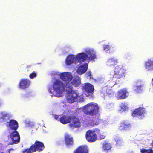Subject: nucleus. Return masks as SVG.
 Returning <instances> with one entry per match:
<instances>
[{
  "mask_svg": "<svg viewBox=\"0 0 153 153\" xmlns=\"http://www.w3.org/2000/svg\"><path fill=\"white\" fill-rule=\"evenodd\" d=\"M81 79L79 77H76L73 79L71 82H68L65 85L66 90L68 92L67 97L68 102L73 103L77 100L79 95L78 94L73 90V86L78 87L81 84Z\"/></svg>",
  "mask_w": 153,
  "mask_h": 153,
  "instance_id": "nucleus-1",
  "label": "nucleus"
},
{
  "mask_svg": "<svg viewBox=\"0 0 153 153\" xmlns=\"http://www.w3.org/2000/svg\"><path fill=\"white\" fill-rule=\"evenodd\" d=\"M89 149L86 146L82 145L74 150L73 153H88Z\"/></svg>",
  "mask_w": 153,
  "mask_h": 153,
  "instance_id": "nucleus-16",
  "label": "nucleus"
},
{
  "mask_svg": "<svg viewBox=\"0 0 153 153\" xmlns=\"http://www.w3.org/2000/svg\"><path fill=\"white\" fill-rule=\"evenodd\" d=\"M132 128V124L127 120H124L121 122L118 127V129L121 131H130Z\"/></svg>",
  "mask_w": 153,
  "mask_h": 153,
  "instance_id": "nucleus-6",
  "label": "nucleus"
},
{
  "mask_svg": "<svg viewBox=\"0 0 153 153\" xmlns=\"http://www.w3.org/2000/svg\"><path fill=\"white\" fill-rule=\"evenodd\" d=\"M111 47L109 45H105L103 47V50L106 51H108L110 49Z\"/></svg>",
  "mask_w": 153,
  "mask_h": 153,
  "instance_id": "nucleus-32",
  "label": "nucleus"
},
{
  "mask_svg": "<svg viewBox=\"0 0 153 153\" xmlns=\"http://www.w3.org/2000/svg\"><path fill=\"white\" fill-rule=\"evenodd\" d=\"M69 126L72 129L79 128L81 126V122L79 119L75 116H71Z\"/></svg>",
  "mask_w": 153,
  "mask_h": 153,
  "instance_id": "nucleus-8",
  "label": "nucleus"
},
{
  "mask_svg": "<svg viewBox=\"0 0 153 153\" xmlns=\"http://www.w3.org/2000/svg\"><path fill=\"white\" fill-rule=\"evenodd\" d=\"M59 115H55L54 116V118L55 119L57 120L58 121H59Z\"/></svg>",
  "mask_w": 153,
  "mask_h": 153,
  "instance_id": "nucleus-38",
  "label": "nucleus"
},
{
  "mask_svg": "<svg viewBox=\"0 0 153 153\" xmlns=\"http://www.w3.org/2000/svg\"><path fill=\"white\" fill-rule=\"evenodd\" d=\"M11 149V150H13V149Z\"/></svg>",
  "mask_w": 153,
  "mask_h": 153,
  "instance_id": "nucleus-44",
  "label": "nucleus"
},
{
  "mask_svg": "<svg viewBox=\"0 0 153 153\" xmlns=\"http://www.w3.org/2000/svg\"><path fill=\"white\" fill-rule=\"evenodd\" d=\"M1 84H0V86H1Z\"/></svg>",
  "mask_w": 153,
  "mask_h": 153,
  "instance_id": "nucleus-45",
  "label": "nucleus"
},
{
  "mask_svg": "<svg viewBox=\"0 0 153 153\" xmlns=\"http://www.w3.org/2000/svg\"><path fill=\"white\" fill-rule=\"evenodd\" d=\"M71 116L63 115L59 119V121L63 124H66L70 123L71 121Z\"/></svg>",
  "mask_w": 153,
  "mask_h": 153,
  "instance_id": "nucleus-19",
  "label": "nucleus"
},
{
  "mask_svg": "<svg viewBox=\"0 0 153 153\" xmlns=\"http://www.w3.org/2000/svg\"><path fill=\"white\" fill-rule=\"evenodd\" d=\"M88 55L89 59L93 60L96 59V55L95 52L93 50H89L87 52Z\"/></svg>",
  "mask_w": 153,
  "mask_h": 153,
  "instance_id": "nucleus-25",
  "label": "nucleus"
},
{
  "mask_svg": "<svg viewBox=\"0 0 153 153\" xmlns=\"http://www.w3.org/2000/svg\"><path fill=\"white\" fill-rule=\"evenodd\" d=\"M115 85V84L114 83H113L111 85V86L112 87V86H113L114 85Z\"/></svg>",
  "mask_w": 153,
  "mask_h": 153,
  "instance_id": "nucleus-43",
  "label": "nucleus"
},
{
  "mask_svg": "<svg viewBox=\"0 0 153 153\" xmlns=\"http://www.w3.org/2000/svg\"><path fill=\"white\" fill-rule=\"evenodd\" d=\"M27 94H26V95H25V98H26V97H27Z\"/></svg>",
  "mask_w": 153,
  "mask_h": 153,
  "instance_id": "nucleus-42",
  "label": "nucleus"
},
{
  "mask_svg": "<svg viewBox=\"0 0 153 153\" xmlns=\"http://www.w3.org/2000/svg\"><path fill=\"white\" fill-rule=\"evenodd\" d=\"M11 149H10L8 150V151L7 152V153H10V151L11 150Z\"/></svg>",
  "mask_w": 153,
  "mask_h": 153,
  "instance_id": "nucleus-40",
  "label": "nucleus"
},
{
  "mask_svg": "<svg viewBox=\"0 0 153 153\" xmlns=\"http://www.w3.org/2000/svg\"><path fill=\"white\" fill-rule=\"evenodd\" d=\"M0 119H2L4 122H6L7 119H9V114L5 112H2L0 113Z\"/></svg>",
  "mask_w": 153,
  "mask_h": 153,
  "instance_id": "nucleus-26",
  "label": "nucleus"
},
{
  "mask_svg": "<svg viewBox=\"0 0 153 153\" xmlns=\"http://www.w3.org/2000/svg\"><path fill=\"white\" fill-rule=\"evenodd\" d=\"M7 126H8L11 130H16L19 127L18 122L15 120L11 119L7 123Z\"/></svg>",
  "mask_w": 153,
  "mask_h": 153,
  "instance_id": "nucleus-11",
  "label": "nucleus"
},
{
  "mask_svg": "<svg viewBox=\"0 0 153 153\" xmlns=\"http://www.w3.org/2000/svg\"><path fill=\"white\" fill-rule=\"evenodd\" d=\"M145 67L148 70H152L153 69V60L149 59L146 62Z\"/></svg>",
  "mask_w": 153,
  "mask_h": 153,
  "instance_id": "nucleus-24",
  "label": "nucleus"
},
{
  "mask_svg": "<svg viewBox=\"0 0 153 153\" xmlns=\"http://www.w3.org/2000/svg\"><path fill=\"white\" fill-rule=\"evenodd\" d=\"M114 92L111 89H108L106 90V94L108 96L114 94Z\"/></svg>",
  "mask_w": 153,
  "mask_h": 153,
  "instance_id": "nucleus-33",
  "label": "nucleus"
},
{
  "mask_svg": "<svg viewBox=\"0 0 153 153\" xmlns=\"http://www.w3.org/2000/svg\"><path fill=\"white\" fill-rule=\"evenodd\" d=\"M30 148V146L29 148L25 149L22 151L23 153H32L34 152V151Z\"/></svg>",
  "mask_w": 153,
  "mask_h": 153,
  "instance_id": "nucleus-30",
  "label": "nucleus"
},
{
  "mask_svg": "<svg viewBox=\"0 0 153 153\" xmlns=\"http://www.w3.org/2000/svg\"><path fill=\"white\" fill-rule=\"evenodd\" d=\"M76 60L79 62L85 61L88 58V55L84 52L79 53L76 56Z\"/></svg>",
  "mask_w": 153,
  "mask_h": 153,
  "instance_id": "nucleus-18",
  "label": "nucleus"
},
{
  "mask_svg": "<svg viewBox=\"0 0 153 153\" xmlns=\"http://www.w3.org/2000/svg\"><path fill=\"white\" fill-rule=\"evenodd\" d=\"M99 107L97 103L91 102L85 105L83 108L84 112L86 115L93 116L99 112Z\"/></svg>",
  "mask_w": 153,
  "mask_h": 153,
  "instance_id": "nucleus-2",
  "label": "nucleus"
},
{
  "mask_svg": "<svg viewBox=\"0 0 153 153\" xmlns=\"http://www.w3.org/2000/svg\"><path fill=\"white\" fill-rule=\"evenodd\" d=\"M147 150L145 149H142L141 150L140 152L141 153H145V152L147 153Z\"/></svg>",
  "mask_w": 153,
  "mask_h": 153,
  "instance_id": "nucleus-36",
  "label": "nucleus"
},
{
  "mask_svg": "<svg viewBox=\"0 0 153 153\" xmlns=\"http://www.w3.org/2000/svg\"><path fill=\"white\" fill-rule=\"evenodd\" d=\"M100 133V130L96 128L93 130L88 131L85 134V138L90 143L93 142L97 140V134H99Z\"/></svg>",
  "mask_w": 153,
  "mask_h": 153,
  "instance_id": "nucleus-3",
  "label": "nucleus"
},
{
  "mask_svg": "<svg viewBox=\"0 0 153 153\" xmlns=\"http://www.w3.org/2000/svg\"><path fill=\"white\" fill-rule=\"evenodd\" d=\"M64 140L66 145L68 146H72L74 143L73 137L70 135L66 134L64 136Z\"/></svg>",
  "mask_w": 153,
  "mask_h": 153,
  "instance_id": "nucleus-15",
  "label": "nucleus"
},
{
  "mask_svg": "<svg viewBox=\"0 0 153 153\" xmlns=\"http://www.w3.org/2000/svg\"><path fill=\"white\" fill-rule=\"evenodd\" d=\"M37 76V74L35 71H33L32 73L30 74L29 77L30 78L32 79L36 77Z\"/></svg>",
  "mask_w": 153,
  "mask_h": 153,
  "instance_id": "nucleus-31",
  "label": "nucleus"
},
{
  "mask_svg": "<svg viewBox=\"0 0 153 153\" xmlns=\"http://www.w3.org/2000/svg\"><path fill=\"white\" fill-rule=\"evenodd\" d=\"M147 153H153V150L151 149H147Z\"/></svg>",
  "mask_w": 153,
  "mask_h": 153,
  "instance_id": "nucleus-37",
  "label": "nucleus"
},
{
  "mask_svg": "<svg viewBox=\"0 0 153 153\" xmlns=\"http://www.w3.org/2000/svg\"><path fill=\"white\" fill-rule=\"evenodd\" d=\"M51 88H48V91L50 93H51Z\"/></svg>",
  "mask_w": 153,
  "mask_h": 153,
  "instance_id": "nucleus-39",
  "label": "nucleus"
},
{
  "mask_svg": "<svg viewBox=\"0 0 153 153\" xmlns=\"http://www.w3.org/2000/svg\"><path fill=\"white\" fill-rule=\"evenodd\" d=\"M101 122V120L99 116H95L94 119L89 121V123L92 126L97 125Z\"/></svg>",
  "mask_w": 153,
  "mask_h": 153,
  "instance_id": "nucleus-22",
  "label": "nucleus"
},
{
  "mask_svg": "<svg viewBox=\"0 0 153 153\" xmlns=\"http://www.w3.org/2000/svg\"><path fill=\"white\" fill-rule=\"evenodd\" d=\"M114 72L113 77L116 79L123 77L127 73L126 70L124 69L123 67L121 65L116 66L114 68Z\"/></svg>",
  "mask_w": 153,
  "mask_h": 153,
  "instance_id": "nucleus-5",
  "label": "nucleus"
},
{
  "mask_svg": "<svg viewBox=\"0 0 153 153\" xmlns=\"http://www.w3.org/2000/svg\"><path fill=\"white\" fill-rule=\"evenodd\" d=\"M85 76L87 78L89 79H93V76L92 75L91 72L90 71H88L85 74Z\"/></svg>",
  "mask_w": 153,
  "mask_h": 153,
  "instance_id": "nucleus-29",
  "label": "nucleus"
},
{
  "mask_svg": "<svg viewBox=\"0 0 153 153\" xmlns=\"http://www.w3.org/2000/svg\"><path fill=\"white\" fill-rule=\"evenodd\" d=\"M60 77L62 80L65 81L66 83L68 82H69L71 81L73 78V76L71 73L68 72L61 73L60 74Z\"/></svg>",
  "mask_w": 153,
  "mask_h": 153,
  "instance_id": "nucleus-10",
  "label": "nucleus"
},
{
  "mask_svg": "<svg viewBox=\"0 0 153 153\" xmlns=\"http://www.w3.org/2000/svg\"><path fill=\"white\" fill-rule=\"evenodd\" d=\"M141 83L140 82H137L136 85L135 86L136 88L135 90L137 91H138L141 90V88L142 87Z\"/></svg>",
  "mask_w": 153,
  "mask_h": 153,
  "instance_id": "nucleus-28",
  "label": "nucleus"
},
{
  "mask_svg": "<svg viewBox=\"0 0 153 153\" xmlns=\"http://www.w3.org/2000/svg\"><path fill=\"white\" fill-rule=\"evenodd\" d=\"M10 137L12 139V142L11 144L18 143L20 141V137L19 134L16 130L10 133Z\"/></svg>",
  "mask_w": 153,
  "mask_h": 153,
  "instance_id": "nucleus-9",
  "label": "nucleus"
},
{
  "mask_svg": "<svg viewBox=\"0 0 153 153\" xmlns=\"http://www.w3.org/2000/svg\"><path fill=\"white\" fill-rule=\"evenodd\" d=\"M98 135H99V137L100 140L104 139L106 137L105 135L100 134V132L99 134Z\"/></svg>",
  "mask_w": 153,
  "mask_h": 153,
  "instance_id": "nucleus-34",
  "label": "nucleus"
},
{
  "mask_svg": "<svg viewBox=\"0 0 153 153\" xmlns=\"http://www.w3.org/2000/svg\"><path fill=\"white\" fill-rule=\"evenodd\" d=\"M88 69V64H85L80 65L77 70V72L79 74H82L85 72Z\"/></svg>",
  "mask_w": 153,
  "mask_h": 153,
  "instance_id": "nucleus-20",
  "label": "nucleus"
},
{
  "mask_svg": "<svg viewBox=\"0 0 153 153\" xmlns=\"http://www.w3.org/2000/svg\"><path fill=\"white\" fill-rule=\"evenodd\" d=\"M145 113V108L140 107L137 108L135 109L132 113V115L133 117L139 116L144 114Z\"/></svg>",
  "mask_w": 153,
  "mask_h": 153,
  "instance_id": "nucleus-17",
  "label": "nucleus"
},
{
  "mask_svg": "<svg viewBox=\"0 0 153 153\" xmlns=\"http://www.w3.org/2000/svg\"><path fill=\"white\" fill-rule=\"evenodd\" d=\"M128 95V92L126 90L123 88L119 90L117 94V97L118 99H123L126 98Z\"/></svg>",
  "mask_w": 153,
  "mask_h": 153,
  "instance_id": "nucleus-13",
  "label": "nucleus"
},
{
  "mask_svg": "<svg viewBox=\"0 0 153 153\" xmlns=\"http://www.w3.org/2000/svg\"><path fill=\"white\" fill-rule=\"evenodd\" d=\"M76 61V57L74 55H69L66 58L65 63L67 65H70Z\"/></svg>",
  "mask_w": 153,
  "mask_h": 153,
  "instance_id": "nucleus-21",
  "label": "nucleus"
},
{
  "mask_svg": "<svg viewBox=\"0 0 153 153\" xmlns=\"http://www.w3.org/2000/svg\"><path fill=\"white\" fill-rule=\"evenodd\" d=\"M118 62L117 59L113 57L109 59L107 61L106 64L107 65L111 67L112 66H114Z\"/></svg>",
  "mask_w": 153,
  "mask_h": 153,
  "instance_id": "nucleus-23",
  "label": "nucleus"
},
{
  "mask_svg": "<svg viewBox=\"0 0 153 153\" xmlns=\"http://www.w3.org/2000/svg\"><path fill=\"white\" fill-rule=\"evenodd\" d=\"M53 88L54 91L58 94L57 97H59L64 91L65 85L62 81L57 79L53 84Z\"/></svg>",
  "mask_w": 153,
  "mask_h": 153,
  "instance_id": "nucleus-4",
  "label": "nucleus"
},
{
  "mask_svg": "<svg viewBox=\"0 0 153 153\" xmlns=\"http://www.w3.org/2000/svg\"><path fill=\"white\" fill-rule=\"evenodd\" d=\"M152 81H153V79H152Z\"/></svg>",
  "mask_w": 153,
  "mask_h": 153,
  "instance_id": "nucleus-46",
  "label": "nucleus"
},
{
  "mask_svg": "<svg viewBox=\"0 0 153 153\" xmlns=\"http://www.w3.org/2000/svg\"><path fill=\"white\" fill-rule=\"evenodd\" d=\"M45 148L43 143L38 140L36 141L34 144L30 146V148L34 152L36 151L39 152L42 151L44 150Z\"/></svg>",
  "mask_w": 153,
  "mask_h": 153,
  "instance_id": "nucleus-7",
  "label": "nucleus"
},
{
  "mask_svg": "<svg viewBox=\"0 0 153 153\" xmlns=\"http://www.w3.org/2000/svg\"><path fill=\"white\" fill-rule=\"evenodd\" d=\"M103 149L105 151H108L110 150L112 148L111 144L107 141H105L103 146Z\"/></svg>",
  "mask_w": 153,
  "mask_h": 153,
  "instance_id": "nucleus-27",
  "label": "nucleus"
},
{
  "mask_svg": "<svg viewBox=\"0 0 153 153\" xmlns=\"http://www.w3.org/2000/svg\"><path fill=\"white\" fill-rule=\"evenodd\" d=\"M116 144L117 145H120L122 144V141L121 139L116 140Z\"/></svg>",
  "mask_w": 153,
  "mask_h": 153,
  "instance_id": "nucleus-35",
  "label": "nucleus"
},
{
  "mask_svg": "<svg viewBox=\"0 0 153 153\" xmlns=\"http://www.w3.org/2000/svg\"><path fill=\"white\" fill-rule=\"evenodd\" d=\"M30 81L26 79H22L19 84V88L24 89L28 88L30 85Z\"/></svg>",
  "mask_w": 153,
  "mask_h": 153,
  "instance_id": "nucleus-12",
  "label": "nucleus"
},
{
  "mask_svg": "<svg viewBox=\"0 0 153 153\" xmlns=\"http://www.w3.org/2000/svg\"><path fill=\"white\" fill-rule=\"evenodd\" d=\"M82 89L88 93L93 92L94 90L93 85L89 83L83 84L82 86Z\"/></svg>",
  "mask_w": 153,
  "mask_h": 153,
  "instance_id": "nucleus-14",
  "label": "nucleus"
},
{
  "mask_svg": "<svg viewBox=\"0 0 153 153\" xmlns=\"http://www.w3.org/2000/svg\"><path fill=\"white\" fill-rule=\"evenodd\" d=\"M151 145L153 147V140L152 141L151 143Z\"/></svg>",
  "mask_w": 153,
  "mask_h": 153,
  "instance_id": "nucleus-41",
  "label": "nucleus"
}]
</instances>
